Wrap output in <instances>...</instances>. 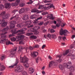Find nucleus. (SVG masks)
I'll return each mask as SVG.
<instances>
[{
    "label": "nucleus",
    "mask_w": 75,
    "mask_h": 75,
    "mask_svg": "<svg viewBox=\"0 0 75 75\" xmlns=\"http://www.w3.org/2000/svg\"><path fill=\"white\" fill-rule=\"evenodd\" d=\"M11 33H12L13 34L17 33V35H19V36H18L16 37L17 38L20 40H23L25 38V36L23 35H21V34H24V30L23 29H21L17 31V29H15L12 30L11 31Z\"/></svg>",
    "instance_id": "1"
},
{
    "label": "nucleus",
    "mask_w": 75,
    "mask_h": 75,
    "mask_svg": "<svg viewBox=\"0 0 75 75\" xmlns=\"http://www.w3.org/2000/svg\"><path fill=\"white\" fill-rule=\"evenodd\" d=\"M18 60L16 59L15 62V64L13 66L11 65L9 66L8 68H14V67H15V66L16 68L15 69V71L16 72H21L23 71L24 68H23V67L21 65H19L16 67L17 65L18 64Z\"/></svg>",
    "instance_id": "2"
},
{
    "label": "nucleus",
    "mask_w": 75,
    "mask_h": 75,
    "mask_svg": "<svg viewBox=\"0 0 75 75\" xmlns=\"http://www.w3.org/2000/svg\"><path fill=\"white\" fill-rule=\"evenodd\" d=\"M8 30V27H7V28H4L1 31L2 32V36H1V39L0 40L1 43V44H4V43L6 41V39L4 38H6V34H7L6 31Z\"/></svg>",
    "instance_id": "3"
},
{
    "label": "nucleus",
    "mask_w": 75,
    "mask_h": 75,
    "mask_svg": "<svg viewBox=\"0 0 75 75\" xmlns=\"http://www.w3.org/2000/svg\"><path fill=\"white\" fill-rule=\"evenodd\" d=\"M59 33L61 35H65L67 36V34H69V32L66 30H63V29H61V30H60Z\"/></svg>",
    "instance_id": "4"
},
{
    "label": "nucleus",
    "mask_w": 75,
    "mask_h": 75,
    "mask_svg": "<svg viewBox=\"0 0 75 75\" xmlns=\"http://www.w3.org/2000/svg\"><path fill=\"white\" fill-rule=\"evenodd\" d=\"M17 49V47H15L14 49H13L11 51V57L13 58V57H15V54L16 53Z\"/></svg>",
    "instance_id": "5"
},
{
    "label": "nucleus",
    "mask_w": 75,
    "mask_h": 75,
    "mask_svg": "<svg viewBox=\"0 0 75 75\" xmlns=\"http://www.w3.org/2000/svg\"><path fill=\"white\" fill-rule=\"evenodd\" d=\"M21 62L22 63H27V62L28 61V59L26 57L24 56L23 57H21Z\"/></svg>",
    "instance_id": "6"
},
{
    "label": "nucleus",
    "mask_w": 75,
    "mask_h": 75,
    "mask_svg": "<svg viewBox=\"0 0 75 75\" xmlns=\"http://www.w3.org/2000/svg\"><path fill=\"white\" fill-rule=\"evenodd\" d=\"M15 24H16V21H11L10 26V29H12V28H15Z\"/></svg>",
    "instance_id": "7"
},
{
    "label": "nucleus",
    "mask_w": 75,
    "mask_h": 75,
    "mask_svg": "<svg viewBox=\"0 0 75 75\" xmlns=\"http://www.w3.org/2000/svg\"><path fill=\"white\" fill-rule=\"evenodd\" d=\"M72 63L71 62H69L68 63L66 64L65 65H64L65 67H66L68 69H70L71 67H74L73 66H71Z\"/></svg>",
    "instance_id": "8"
},
{
    "label": "nucleus",
    "mask_w": 75,
    "mask_h": 75,
    "mask_svg": "<svg viewBox=\"0 0 75 75\" xmlns=\"http://www.w3.org/2000/svg\"><path fill=\"white\" fill-rule=\"evenodd\" d=\"M38 55V52H33V53H31V57L34 58H36L37 55Z\"/></svg>",
    "instance_id": "9"
},
{
    "label": "nucleus",
    "mask_w": 75,
    "mask_h": 75,
    "mask_svg": "<svg viewBox=\"0 0 75 75\" xmlns=\"http://www.w3.org/2000/svg\"><path fill=\"white\" fill-rule=\"evenodd\" d=\"M75 69L74 67H71V68L70 69V72L69 73V75H73L74 74L72 73V72L74 71Z\"/></svg>",
    "instance_id": "10"
},
{
    "label": "nucleus",
    "mask_w": 75,
    "mask_h": 75,
    "mask_svg": "<svg viewBox=\"0 0 75 75\" xmlns=\"http://www.w3.org/2000/svg\"><path fill=\"white\" fill-rule=\"evenodd\" d=\"M5 8H11V4L10 3H7L5 4Z\"/></svg>",
    "instance_id": "11"
},
{
    "label": "nucleus",
    "mask_w": 75,
    "mask_h": 75,
    "mask_svg": "<svg viewBox=\"0 0 75 75\" xmlns=\"http://www.w3.org/2000/svg\"><path fill=\"white\" fill-rule=\"evenodd\" d=\"M28 19H29L28 15H24V16H23V20L26 21Z\"/></svg>",
    "instance_id": "12"
},
{
    "label": "nucleus",
    "mask_w": 75,
    "mask_h": 75,
    "mask_svg": "<svg viewBox=\"0 0 75 75\" xmlns=\"http://www.w3.org/2000/svg\"><path fill=\"white\" fill-rule=\"evenodd\" d=\"M34 72V70H33V68H30L29 69V73L30 74H32Z\"/></svg>",
    "instance_id": "13"
},
{
    "label": "nucleus",
    "mask_w": 75,
    "mask_h": 75,
    "mask_svg": "<svg viewBox=\"0 0 75 75\" xmlns=\"http://www.w3.org/2000/svg\"><path fill=\"white\" fill-rule=\"evenodd\" d=\"M14 18H16V20H18V15H16L15 16H13L10 18V20L14 19Z\"/></svg>",
    "instance_id": "14"
},
{
    "label": "nucleus",
    "mask_w": 75,
    "mask_h": 75,
    "mask_svg": "<svg viewBox=\"0 0 75 75\" xmlns=\"http://www.w3.org/2000/svg\"><path fill=\"white\" fill-rule=\"evenodd\" d=\"M5 14H6V12L4 11L2 12L0 14V16H2L3 19H4V17L6 16V15H5Z\"/></svg>",
    "instance_id": "15"
},
{
    "label": "nucleus",
    "mask_w": 75,
    "mask_h": 75,
    "mask_svg": "<svg viewBox=\"0 0 75 75\" xmlns=\"http://www.w3.org/2000/svg\"><path fill=\"white\" fill-rule=\"evenodd\" d=\"M45 5H50L49 7L50 8H53L55 9V7L53 4H46Z\"/></svg>",
    "instance_id": "16"
},
{
    "label": "nucleus",
    "mask_w": 75,
    "mask_h": 75,
    "mask_svg": "<svg viewBox=\"0 0 75 75\" xmlns=\"http://www.w3.org/2000/svg\"><path fill=\"white\" fill-rule=\"evenodd\" d=\"M10 16V13H7L6 14L5 16L4 19H7Z\"/></svg>",
    "instance_id": "17"
},
{
    "label": "nucleus",
    "mask_w": 75,
    "mask_h": 75,
    "mask_svg": "<svg viewBox=\"0 0 75 75\" xmlns=\"http://www.w3.org/2000/svg\"><path fill=\"white\" fill-rule=\"evenodd\" d=\"M31 13H37V12H38V10L36 8L33 9L31 11Z\"/></svg>",
    "instance_id": "18"
},
{
    "label": "nucleus",
    "mask_w": 75,
    "mask_h": 75,
    "mask_svg": "<svg viewBox=\"0 0 75 75\" xmlns=\"http://www.w3.org/2000/svg\"><path fill=\"white\" fill-rule=\"evenodd\" d=\"M25 9L24 8H21L19 11V13L20 14H21V13H24V11H25Z\"/></svg>",
    "instance_id": "19"
},
{
    "label": "nucleus",
    "mask_w": 75,
    "mask_h": 75,
    "mask_svg": "<svg viewBox=\"0 0 75 75\" xmlns=\"http://www.w3.org/2000/svg\"><path fill=\"white\" fill-rule=\"evenodd\" d=\"M55 62L54 61H51L50 62V63L49 64V67H51L54 64Z\"/></svg>",
    "instance_id": "20"
},
{
    "label": "nucleus",
    "mask_w": 75,
    "mask_h": 75,
    "mask_svg": "<svg viewBox=\"0 0 75 75\" xmlns=\"http://www.w3.org/2000/svg\"><path fill=\"white\" fill-rule=\"evenodd\" d=\"M69 53V50H67L64 53H63V56H64V57H65Z\"/></svg>",
    "instance_id": "21"
},
{
    "label": "nucleus",
    "mask_w": 75,
    "mask_h": 75,
    "mask_svg": "<svg viewBox=\"0 0 75 75\" xmlns=\"http://www.w3.org/2000/svg\"><path fill=\"white\" fill-rule=\"evenodd\" d=\"M5 68L6 67H5V66H4V65H2L1 67L0 68V71H4V70L5 69Z\"/></svg>",
    "instance_id": "22"
},
{
    "label": "nucleus",
    "mask_w": 75,
    "mask_h": 75,
    "mask_svg": "<svg viewBox=\"0 0 75 75\" xmlns=\"http://www.w3.org/2000/svg\"><path fill=\"white\" fill-rule=\"evenodd\" d=\"M25 23L27 25H30V23H31V21H25Z\"/></svg>",
    "instance_id": "23"
},
{
    "label": "nucleus",
    "mask_w": 75,
    "mask_h": 75,
    "mask_svg": "<svg viewBox=\"0 0 75 75\" xmlns=\"http://www.w3.org/2000/svg\"><path fill=\"white\" fill-rule=\"evenodd\" d=\"M30 38L32 39H33L34 40H35V39H37V37L35 35H32L30 37Z\"/></svg>",
    "instance_id": "24"
},
{
    "label": "nucleus",
    "mask_w": 75,
    "mask_h": 75,
    "mask_svg": "<svg viewBox=\"0 0 75 75\" xmlns=\"http://www.w3.org/2000/svg\"><path fill=\"white\" fill-rule=\"evenodd\" d=\"M59 68L60 69L63 70V69H64V66L63 65L60 64L59 65Z\"/></svg>",
    "instance_id": "25"
},
{
    "label": "nucleus",
    "mask_w": 75,
    "mask_h": 75,
    "mask_svg": "<svg viewBox=\"0 0 75 75\" xmlns=\"http://www.w3.org/2000/svg\"><path fill=\"white\" fill-rule=\"evenodd\" d=\"M11 5L12 7H14V6H17V4H16L15 2V3H12Z\"/></svg>",
    "instance_id": "26"
},
{
    "label": "nucleus",
    "mask_w": 75,
    "mask_h": 75,
    "mask_svg": "<svg viewBox=\"0 0 75 75\" xmlns=\"http://www.w3.org/2000/svg\"><path fill=\"white\" fill-rule=\"evenodd\" d=\"M25 6V4L24 3H21L19 4V6L21 7H23Z\"/></svg>",
    "instance_id": "27"
},
{
    "label": "nucleus",
    "mask_w": 75,
    "mask_h": 75,
    "mask_svg": "<svg viewBox=\"0 0 75 75\" xmlns=\"http://www.w3.org/2000/svg\"><path fill=\"white\" fill-rule=\"evenodd\" d=\"M22 73L23 75H27V72L25 71H22Z\"/></svg>",
    "instance_id": "28"
},
{
    "label": "nucleus",
    "mask_w": 75,
    "mask_h": 75,
    "mask_svg": "<svg viewBox=\"0 0 75 75\" xmlns=\"http://www.w3.org/2000/svg\"><path fill=\"white\" fill-rule=\"evenodd\" d=\"M6 25H7V22H4L2 24V26L3 27H5Z\"/></svg>",
    "instance_id": "29"
},
{
    "label": "nucleus",
    "mask_w": 75,
    "mask_h": 75,
    "mask_svg": "<svg viewBox=\"0 0 75 75\" xmlns=\"http://www.w3.org/2000/svg\"><path fill=\"white\" fill-rule=\"evenodd\" d=\"M30 18L31 19H34V18H35V15H31L30 16Z\"/></svg>",
    "instance_id": "30"
},
{
    "label": "nucleus",
    "mask_w": 75,
    "mask_h": 75,
    "mask_svg": "<svg viewBox=\"0 0 75 75\" xmlns=\"http://www.w3.org/2000/svg\"><path fill=\"white\" fill-rule=\"evenodd\" d=\"M6 43L7 45H9V44H13V43L11 42L10 41H8V42H6Z\"/></svg>",
    "instance_id": "31"
},
{
    "label": "nucleus",
    "mask_w": 75,
    "mask_h": 75,
    "mask_svg": "<svg viewBox=\"0 0 75 75\" xmlns=\"http://www.w3.org/2000/svg\"><path fill=\"white\" fill-rule=\"evenodd\" d=\"M17 27L18 28H21V26H22V24H18L17 25Z\"/></svg>",
    "instance_id": "32"
},
{
    "label": "nucleus",
    "mask_w": 75,
    "mask_h": 75,
    "mask_svg": "<svg viewBox=\"0 0 75 75\" xmlns=\"http://www.w3.org/2000/svg\"><path fill=\"white\" fill-rule=\"evenodd\" d=\"M47 36V37L48 38H50V39L51 38V34L50 33H48Z\"/></svg>",
    "instance_id": "33"
},
{
    "label": "nucleus",
    "mask_w": 75,
    "mask_h": 75,
    "mask_svg": "<svg viewBox=\"0 0 75 75\" xmlns=\"http://www.w3.org/2000/svg\"><path fill=\"white\" fill-rule=\"evenodd\" d=\"M20 0H17L16 1L15 3L17 4V6H18L19 3H20Z\"/></svg>",
    "instance_id": "34"
},
{
    "label": "nucleus",
    "mask_w": 75,
    "mask_h": 75,
    "mask_svg": "<svg viewBox=\"0 0 75 75\" xmlns=\"http://www.w3.org/2000/svg\"><path fill=\"white\" fill-rule=\"evenodd\" d=\"M29 66V65L28 63H26V64H24V67L25 68H28Z\"/></svg>",
    "instance_id": "35"
},
{
    "label": "nucleus",
    "mask_w": 75,
    "mask_h": 75,
    "mask_svg": "<svg viewBox=\"0 0 75 75\" xmlns=\"http://www.w3.org/2000/svg\"><path fill=\"white\" fill-rule=\"evenodd\" d=\"M19 49H21L22 50H23L24 49H25V47H23V46H20L19 47Z\"/></svg>",
    "instance_id": "36"
},
{
    "label": "nucleus",
    "mask_w": 75,
    "mask_h": 75,
    "mask_svg": "<svg viewBox=\"0 0 75 75\" xmlns=\"http://www.w3.org/2000/svg\"><path fill=\"white\" fill-rule=\"evenodd\" d=\"M44 8V7L43 6H42L40 5L39 7V9H43V8Z\"/></svg>",
    "instance_id": "37"
},
{
    "label": "nucleus",
    "mask_w": 75,
    "mask_h": 75,
    "mask_svg": "<svg viewBox=\"0 0 75 75\" xmlns=\"http://www.w3.org/2000/svg\"><path fill=\"white\" fill-rule=\"evenodd\" d=\"M44 8L45 10H48L49 9H51L50 7V6H48L47 7H44Z\"/></svg>",
    "instance_id": "38"
},
{
    "label": "nucleus",
    "mask_w": 75,
    "mask_h": 75,
    "mask_svg": "<svg viewBox=\"0 0 75 75\" xmlns=\"http://www.w3.org/2000/svg\"><path fill=\"white\" fill-rule=\"evenodd\" d=\"M4 8V5L3 4L0 5V10H2V8Z\"/></svg>",
    "instance_id": "39"
},
{
    "label": "nucleus",
    "mask_w": 75,
    "mask_h": 75,
    "mask_svg": "<svg viewBox=\"0 0 75 75\" xmlns=\"http://www.w3.org/2000/svg\"><path fill=\"white\" fill-rule=\"evenodd\" d=\"M28 36H30V35H33V33H28L26 34Z\"/></svg>",
    "instance_id": "40"
},
{
    "label": "nucleus",
    "mask_w": 75,
    "mask_h": 75,
    "mask_svg": "<svg viewBox=\"0 0 75 75\" xmlns=\"http://www.w3.org/2000/svg\"><path fill=\"white\" fill-rule=\"evenodd\" d=\"M52 16V14H49L47 16V18H49V17H51Z\"/></svg>",
    "instance_id": "41"
},
{
    "label": "nucleus",
    "mask_w": 75,
    "mask_h": 75,
    "mask_svg": "<svg viewBox=\"0 0 75 75\" xmlns=\"http://www.w3.org/2000/svg\"><path fill=\"white\" fill-rule=\"evenodd\" d=\"M57 21H58L59 23H61V19L60 18H58L57 19Z\"/></svg>",
    "instance_id": "42"
},
{
    "label": "nucleus",
    "mask_w": 75,
    "mask_h": 75,
    "mask_svg": "<svg viewBox=\"0 0 75 75\" xmlns=\"http://www.w3.org/2000/svg\"><path fill=\"white\" fill-rule=\"evenodd\" d=\"M11 41H16V38H12L11 39Z\"/></svg>",
    "instance_id": "43"
},
{
    "label": "nucleus",
    "mask_w": 75,
    "mask_h": 75,
    "mask_svg": "<svg viewBox=\"0 0 75 75\" xmlns=\"http://www.w3.org/2000/svg\"><path fill=\"white\" fill-rule=\"evenodd\" d=\"M36 62L37 64L38 63V60H39V57H38L36 59H35Z\"/></svg>",
    "instance_id": "44"
},
{
    "label": "nucleus",
    "mask_w": 75,
    "mask_h": 75,
    "mask_svg": "<svg viewBox=\"0 0 75 75\" xmlns=\"http://www.w3.org/2000/svg\"><path fill=\"white\" fill-rule=\"evenodd\" d=\"M39 47H40V46H39V45H35V46H34L33 48H39Z\"/></svg>",
    "instance_id": "45"
},
{
    "label": "nucleus",
    "mask_w": 75,
    "mask_h": 75,
    "mask_svg": "<svg viewBox=\"0 0 75 75\" xmlns=\"http://www.w3.org/2000/svg\"><path fill=\"white\" fill-rule=\"evenodd\" d=\"M5 57V55H3L1 56V60H3L4 59V58Z\"/></svg>",
    "instance_id": "46"
},
{
    "label": "nucleus",
    "mask_w": 75,
    "mask_h": 75,
    "mask_svg": "<svg viewBox=\"0 0 75 75\" xmlns=\"http://www.w3.org/2000/svg\"><path fill=\"white\" fill-rule=\"evenodd\" d=\"M42 17H39L36 20V21H38V20H41V19H42Z\"/></svg>",
    "instance_id": "47"
},
{
    "label": "nucleus",
    "mask_w": 75,
    "mask_h": 75,
    "mask_svg": "<svg viewBox=\"0 0 75 75\" xmlns=\"http://www.w3.org/2000/svg\"><path fill=\"white\" fill-rule=\"evenodd\" d=\"M65 25H66V23H63L61 24V27H64Z\"/></svg>",
    "instance_id": "48"
},
{
    "label": "nucleus",
    "mask_w": 75,
    "mask_h": 75,
    "mask_svg": "<svg viewBox=\"0 0 75 75\" xmlns=\"http://www.w3.org/2000/svg\"><path fill=\"white\" fill-rule=\"evenodd\" d=\"M62 61V60L61 59H59L57 60L58 62H59V63L61 62Z\"/></svg>",
    "instance_id": "49"
},
{
    "label": "nucleus",
    "mask_w": 75,
    "mask_h": 75,
    "mask_svg": "<svg viewBox=\"0 0 75 75\" xmlns=\"http://www.w3.org/2000/svg\"><path fill=\"white\" fill-rule=\"evenodd\" d=\"M71 59H75V55H72L71 57Z\"/></svg>",
    "instance_id": "50"
},
{
    "label": "nucleus",
    "mask_w": 75,
    "mask_h": 75,
    "mask_svg": "<svg viewBox=\"0 0 75 75\" xmlns=\"http://www.w3.org/2000/svg\"><path fill=\"white\" fill-rule=\"evenodd\" d=\"M62 54H60L59 55H57V57H59V58H61V57H62Z\"/></svg>",
    "instance_id": "51"
},
{
    "label": "nucleus",
    "mask_w": 75,
    "mask_h": 75,
    "mask_svg": "<svg viewBox=\"0 0 75 75\" xmlns=\"http://www.w3.org/2000/svg\"><path fill=\"white\" fill-rule=\"evenodd\" d=\"M24 41L23 40H21V41H19V44H24Z\"/></svg>",
    "instance_id": "52"
},
{
    "label": "nucleus",
    "mask_w": 75,
    "mask_h": 75,
    "mask_svg": "<svg viewBox=\"0 0 75 75\" xmlns=\"http://www.w3.org/2000/svg\"><path fill=\"white\" fill-rule=\"evenodd\" d=\"M16 11H17V10L15 9V10L13 11H12L11 13H14V14H15V13H16Z\"/></svg>",
    "instance_id": "53"
},
{
    "label": "nucleus",
    "mask_w": 75,
    "mask_h": 75,
    "mask_svg": "<svg viewBox=\"0 0 75 75\" xmlns=\"http://www.w3.org/2000/svg\"><path fill=\"white\" fill-rule=\"evenodd\" d=\"M34 48V47H33L31 46L29 47V49H30V50L31 51H32V50H33Z\"/></svg>",
    "instance_id": "54"
},
{
    "label": "nucleus",
    "mask_w": 75,
    "mask_h": 75,
    "mask_svg": "<svg viewBox=\"0 0 75 75\" xmlns=\"http://www.w3.org/2000/svg\"><path fill=\"white\" fill-rule=\"evenodd\" d=\"M53 15H52V16H51L50 18V19L51 20H54L55 19V18H54V17H53Z\"/></svg>",
    "instance_id": "55"
},
{
    "label": "nucleus",
    "mask_w": 75,
    "mask_h": 75,
    "mask_svg": "<svg viewBox=\"0 0 75 75\" xmlns=\"http://www.w3.org/2000/svg\"><path fill=\"white\" fill-rule=\"evenodd\" d=\"M43 24H44V22H41L40 23H38V25H42Z\"/></svg>",
    "instance_id": "56"
},
{
    "label": "nucleus",
    "mask_w": 75,
    "mask_h": 75,
    "mask_svg": "<svg viewBox=\"0 0 75 75\" xmlns=\"http://www.w3.org/2000/svg\"><path fill=\"white\" fill-rule=\"evenodd\" d=\"M70 47L71 48H73L74 47H75V45H72L70 46Z\"/></svg>",
    "instance_id": "57"
},
{
    "label": "nucleus",
    "mask_w": 75,
    "mask_h": 75,
    "mask_svg": "<svg viewBox=\"0 0 75 75\" xmlns=\"http://www.w3.org/2000/svg\"><path fill=\"white\" fill-rule=\"evenodd\" d=\"M50 32L51 33H54V32H55V30H54V29H52L50 30Z\"/></svg>",
    "instance_id": "58"
},
{
    "label": "nucleus",
    "mask_w": 75,
    "mask_h": 75,
    "mask_svg": "<svg viewBox=\"0 0 75 75\" xmlns=\"http://www.w3.org/2000/svg\"><path fill=\"white\" fill-rule=\"evenodd\" d=\"M59 23H57L56 25V27H59V26H60V25L59 24Z\"/></svg>",
    "instance_id": "59"
},
{
    "label": "nucleus",
    "mask_w": 75,
    "mask_h": 75,
    "mask_svg": "<svg viewBox=\"0 0 75 75\" xmlns=\"http://www.w3.org/2000/svg\"><path fill=\"white\" fill-rule=\"evenodd\" d=\"M52 28L54 29H55L56 28V26L55 25H52Z\"/></svg>",
    "instance_id": "60"
},
{
    "label": "nucleus",
    "mask_w": 75,
    "mask_h": 75,
    "mask_svg": "<svg viewBox=\"0 0 75 75\" xmlns=\"http://www.w3.org/2000/svg\"><path fill=\"white\" fill-rule=\"evenodd\" d=\"M50 2H52V0H50L49 1H45V3H50Z\"/></svg>",
    "instance_id": "61"
},
{
    "label": "nucleus",
    "mask_w": 75,
    "mask_h": 75,
    "mask_svg": "<svg viewBox=\"0 0 75 75\" xmlns=\"http://www.w3.org/2000/svg\"><path fill=\"white\" fill-rule=\"evenodd\" d=\"M33 3V1H31L30 2H28L27 4H32V3Z\"/></svg>",
    "instance_id": "62"
},
{
    "label": "nucleus",
    "mask_w": 75,
    "mask_h": 75,
    "mask_svg": "<svg viewBox=\"0 0 75 75\" xmlns=\"http://www.w3.org/2000/svg\"><path fill=\"white\" fill-rule=\"evenodd\" d=\"M58 38L59 40H61V39H62V37L59 36Z\"/></svg>",
    "instance_id": "63"
},
{
    "label": "nucleus",
    "mask_w": 75,
    "mask_h": 75,
    "mask_svg": "<svg viewBox=\"0 0 75 75\" xmlns=\"http://www.w3.org/2000/svg\"><path fill=\"white\" fill-rule=\"evenodd\" d=\"M48 23H49V22H46L44 24V25H47V24H48Z\"/></svg>",
    "instance_id": "64"
}]
</instances>
